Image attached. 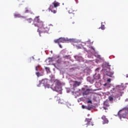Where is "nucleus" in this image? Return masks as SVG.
Masks as SVG:
<instances>
[{
	"label": "nucleus",
	"instance_id": "nucleus-1",
	"mask_svg": "<svg viewBox=\"0 0 128 128\" xmlns=\"http://www.w3.org/2000/svg\"><path fill=\"white\" fill-rule=\"evenodd\" d=\"M34 24L35 26L39 28L38 30L39 34H40L41 32H48L50 30V28L44 24V22L40 20V16H37L34 19Z\"/></svg>",
	"mask_w": 128,
	"mask_h": 128
},
{
	"label": "nucleus",
	"instance_id": "nucleus-2",
	"mask_svg": "<svg viewBox=\"0 0 128 128\" xmlns=\"http://www.w3.org/2000/svg\"><path fill=\"white\" fill-rule=\"evenodd\" d=\"M118 116L120 120H122V118H126L127 116H128V108L126 107L120 110L118 112Z\"/></svg>",
	"mask_w": 128,
	"mask_h": 128
},
{
	"label": "nucleus",
	"instance_id": "nucleus-3",
	"mask_svg": "<svg viewBox=\"0 0 128 128\" xmlns=\"http://www.w3.org/2000/svg\"><path fill=\"white\" fill-rule=\"evenodd\" d=\"M55 44H58L60 46V48H62V45L60 44V42H66V39L64 38H60L59 39L55 40H54Z\"/></svg>",
	"mask_w": 128,
	"mask_h": 128
},
{
	"label": "nucleus",
	"instance_id": "nucleus-4",
	"mask_svg": "<svg viewBox=\"0 0 128 128\" xmlns=\"http://www.w3.org/2000/svg\"><path fill=\"white\" fill-rule=\"evenodd\" d=\"M52 90L55 92H57L60 94H62V88L60 87L58 85H56L54 88L52 87Z\"/></svg>",
	"mask_w": 128,
	"mask_h": 128
},
{
	"label": "nucleus",
	"instance_id": "nucleus-5",
	"mask_svg": "<svg viewBox=\"0 0 128 128\" xmlns=\"http://www.w3.org/2000/svg\"><path fill=\"white\" fill-rule=\"evenodd\" d=\"M74 84H73V88H76L77 86H80V84L82 82H78V81H74Z\"/></svg>",
	"mask_w": 128,
	"mask_h": 128
},
{
	"label": "nucleus",
	"instance_id": "nucleus-6",
	"mask_svg": "<svg viewBox=\"0 0 128 128\" xmlns=\"http://www.w3.org/2000/svg\"><path fill=\"white\" fill-rule=\"evenodd\" d=\"M102 118L104 120L102 123L103 124H108V118H106L105 116H103L102 117Z\"/></svg>",
	"mask_w": 128,
	"mask_h": 128
},
{
	"label": "nucleus",
	"instance_id": "nucleus-7",
	"mask_svg": "<svg viewBox=\"0 0 128 128\" xmlns=\"http://www.w3.org/2000/svg\"><path fill=\"white\" fill-rule=\"evenodd\" d=\"M54 8V5H50L49 8V10H50L52 12H53V14H56V10H53Z\"/></svg>",
	"mask_w": 128,
	"mask_h": 128
},
{
	"label": "nucleus",
	"instance_id": "nucleus-8",
	"mask_svg": "<svg viewBox=\"0 0 128 128\" xmlns=\"http://www.w3.org/2000/svg\"><path fill=\"white\" fill-rule=\"evenodd\" d=\"M48 83V80L44 79L40 81V84H44V86Z\"/></svg>",
	"mask_w": 128,
	"mask_h": 128
},
{
	"label": "nucleus",
	"instance_id": "nucleus-9",
	"mask_svg": "<svg viewBox=\"0 0 128 128\" xmlns=\"http://www.w3.org/2000/svg\"><path fill=\"white\" fill-rule=\"evenodd\" d=\"M52 4L54 5V8H58V6H60V3L58 2H56V1H54Z\"/></svg>",
	"mask_w": 128,
	"mask_h": 128
},
{
	"label": "nucleus",
	"instance_id": "nucleus-10",
	"mask_svg": "<svg viewBox=\"0 0 128 128\" xmlns=\"http://www.w3.org/2000/svg\"><path fill=\"white\" fill-rule=\"evenodd\" d=\"M90 92V89H86V90L83 93L84 96H88Z\"/></svg>",
	"mask_w": 128,
	"mask_h": 128
},
{
	"label": "nucleus",
	"instance_id": "nucleus-11",
	"mask_svg": "<svg viewBox=\"0 0 128 128\" xmlns=\"http://www.w3.org/2000/svg\"><path fill=\"white\" fill-rule=\"evenodd\" d=\"M75 12H76V10H74V8H70V9L68 10L69 14H74Z\"/></svg>",
	"mask_w": 128,
	"mask_h": 128
},
{
	"label": "nucleus",
	"instance_id": "nucleus-12",
	"mask_svg": "<svg viewBox=\"0 0 128 128\" xmlns=\"http://www.w3.org/2000/svg\"><path fill=\"white\" fill-rule=\"evenodd\" d=\"M74 58L78 60H82V57L78 55L75 56Z\"/></svg>",
	"mask_w": 128,
	"mask_h": 128
},
{
	"label": "nucleus",
	"instance_id": "nucleus-13",
	"mask_svg": "<svg viewBox=\"0 0 128 128\" xmlns=\"http://www.w3.org/2000/svg\"><path fill=\"white\" fill-rule=\"evenodd\" d=\"M85 122H88V124H90V122H92V118H86L85 120Z\"/></svg>",
	"mask_w": 128,
	"mask_h": 128
},
{
	"label": "nucleus",
	"instance_id": "nucleus-14",
	"mask_svg": "<svg viewBox=\"0 0 128 128\" xmlns=\"http://www.w3.org/2000/svg\"><path fill=\"white\" fill-rule=\"evenodd\" d=\"M100 75H94V80H100Z\"/></svg>",
	"mask_w": 128,
	"mask_h": 128
},
{
	"label": "nucleus",
	"instance_id": "nucleus-15",
	"mask_svg": "<svg viewBox=\"0 0 128 128\" xmlns=\"http://www.w3.org/2000/svg\"><path fill=\"white\" fill-rule=\"evenodd\" d=\"M36 76H37L38 78H40V76H42V74H40L38 72H36Z\"/></svg>",
	"mask_w": 128,
	"mask_h": 128
},
{
	"label": "nucleus",
	"instance_id": "nucleus-16",
	"mask_svg": "<svg viewBox=\"0 0 128 128\" xmlns=\"http://www.w3.org/2000/svg\"><path fill=\"white\" fill-rule=\"evenodd\" d=\"M40 65H38V66H36L35 68V70L36 72H38V70H40Z\"/></svg>",
	"mask_w": 128,
	"mask_h": 128
},
{
	"label": "nucleus",
	"instance_id": "nucleus-17",
	"mask_svg": "<svg viewBox=\"0 0 128 128\" xmlns=\"http://www.w3.org/2000/svg\"><path fill=\"white\" fill-rule=\"evenodd\" d=\"M108 98L110 102H112L114 100V98H112V96H109Z\"/></svg>",
	"mask_w": 128,
	"mask_h": 128
},
{
	"label": "nucleus",
	"instance_id": "nucleus-18",
	"mask_svg": "<svg viewBox=\"0 0 128 128\" xmlns=\"http://www.w3.org/2000/svg\"><path fill=\"white\" fill-rule=\"evenodd\" d=\"M64 58H67L70 60V55L68 56H64Z\"/></svg>",
	"mask_w": 128,
	"mask_h": 128
},
{
	"label": "nucleus",
	"instance_id": "nucleus-19",
	"mask_svg": "<svg viewBox=\"0 0 128 128\" xmlns=\"http://www.w3.org/2000/svg\"><path fill=\"white\" fill-rule=\"evenodd\" d=\"M44 86H45V88H50V86L48 83H47Z\"/></svg>",
	"mask_w": 128,
	"mask_h": 128
},
{
	"label": "nucleus",
	"instance_id": "nucleus-20",
	"mask_svg": "<svg viewBox=\"0 0 128 128\" xmlns=\"http://www.w3.org/2000/svg\"><path fill=\"white\" fill-rule=\"evenodd\" d=\"M15 18H20L22 16L20 14H15L14 15Z\"/></svg>",
	"mask_w": 128,
	"mask_h": 128
},
{
	"label": "nucleus",
	"instance_id": "nucleus-21",
	"mask_svg": "<svg viewBox=\"0 0 128 128\" xmlns=\"http://www.w3.org/2000/svg\"><path fill=\"white\" fill-rule=\"evenodd\" d=\"M104 106H110V104L108 102H104Z\"/></svg>",
	"mask_w": 128,
	"mask_h": 128
},
{
	"label": "nucleus",
	"instance_id": "nucleus-22",
	"mask_svg": "<svg viewBox=\"0 0 128 128\" xmlns=\"http://www.w3.org/2000/svg\"><path fill=\"white\" fill-rule=\"evenodd\" d=\"M100 28L102 30H104V24H102L101 26H100Z\"/></svg>",
	"mask_w": 128,
	"mask_h": 128
},
{
	"label": "nucleus",
	"instance_id": "nucleus-23",
	"mask_svg": "<svg viewBox=\"0 0 128 128\" xmlns=\"http://www.w3.org/2000/svg\"><path fill=\"white\" fill-rule=\"evenodd\" d=\"M57 62H58V64H60L62 62V58H60L59 60H57Z\"/></svg>",
	"mask_w": 128,
	"mask_h": 128
},
{
	"label": "nucleus",
	"instance_id": "nucleus-24",
	"mask_svg": "<svg viewBox=\"0 0 128 128\" xmlns=\"http://www.w3.org/2000/svg\"><path fill=\"white\" fill-rule=\"evenodd\" d=\"M28 22H32V18H29L28 20Z\"/></svg>",
	"mask_w": 128,
	"mask_h": 128
},
{
	"label": "nucleus",
	"instance_id": "nucleus-25",
	"mask_svg": "<svg viewBox=\"0 0 128 128\" xmlns=\"http://www.w3.org/2000/svg\"><path fill=\"white\" fill-rule=\"evenodd\" d=\"M46 60H48V62H52V58H49Z\"/></svg>",
	"mask_w": 128,
	"mask_h": 128
},
{
	"label": "nucleus",
	"instance_id": "nucleus-26",
	"mask_svg": "<svg viewBox=\"0 0 128 128\" xmlns=\"http://www.w3.org/2000/svg\"><path fill=\"white\" fill-rule=\"evenodd\" d=\"M82 108H86V106H84V105H82Z\"/></svg>",
	"mask_w": 128,
	"mask_h": 128
},
{
	"label": "nucleus",
	"instance_id": "nucleus-27",
	"mask_svg": "<svg viewBox=\"0 0 128 128\" xmlns=\"http://www.w3.org/2000/svg\"><path fill=\"white\" fill-rule=\"evenodd\" d=\"M45 68H46V70H50V68H48V67H46Z\"/></svg>",
	"mask_w": 128,
	"mask_h": 128
},
{
	"label": "nucleus",
	"instance_id": "nucleus-28",
	"mask_svg": "<svg viewBox=\"0 0 128 128\" xmlns=\"http://www.w3.org/2000/svg\"><path fill=\"white\" fill-rule=\"evenodd\" d=\"M110 78H108V82H110Z\"/></svg>",
	"mask_w": 128,
	"mask_h": 128
},
{
	"label": "nucleus",
	"instance_id": "nucleus-29",
	"mask_svg": "<svg viewBox=\"0 0 128 128\" xmlns=\"http://www.w3.org/2000/svg\"><path fill=\"white\" fill-rule=\"evenodd\" d=\"M88 104H92V102L90 100L88 101Z\"/></svg>",
	"mask_w": 128,
	"mask_h": 128
},
{
	"label": "nucleus",
	"instance_id": "nucleus-30",
	"mask_svg": "<svg viewBox=\"0 0 128 128\" xmlns=\"http://www.w3.org/2000/svg\"><path fill=\"white\" fill-rule=\"evenodd\" d=\"M78 0H75V2H76V4H78Z\"/></svg>",
	"mask_w": 128,
	"mask_h": 128
},
{
	"label": "nucleus",
	"instance_id": "nucleus-31",
	"mask_svg": "<svg viewBox=\"0 0 128 128\" xmlns=\"http://www.w3.org/2000/svg\"><path fill=\"white\" fill-rule=\"evenodd\" d=\"M64 102H58L59 104H62Z\"/></svg>",
	"mask_w": 128,
	"mask_h": 128
},
{
	"label": "nucleus",
	"instance_id": "nucleus-32",
	"mask_svg": "<svg viewBox=\"0 0 128 128\" xmlns=\"http://www.w3.org/2000/svg\"><path fill=\"white\" fill-rule=\"evenodd\" d=\"M108 66H110V65H109L108 64H107Z\"/></svg>",
	"mask_w": 128,
	"mask_h": 128
},
{
	"label": "nucleus",
	"instance_id": "nucleus-33",
	"mask_svg": "<svg viewBox=\"0 0 128 128\" xmlns=\"http://www.w3.org/2000/svg\"><path fill=\"white\" fill-rule=\"evenodd\" d=\"M100 70V68H97L96 69V70Z\"/></svg>",
	"mask_w": 128,
	"mask_h": 128
},
{
	"label": "nucleus",
	"instance_id": "nucleus-34",
	"mask_svg": "<svg viewBox=\"0 0 128 128\" xmlns=\"http://www.w3.org/2000/svg\"><path fill=\"white\" fill-rule=\"evenodd\" d=\"M98 58H100V56L98 55Z\"/></svg>",
	"mask_w": 128,
	"mask_h": 128
},
{
	"label": "nucleus",
	"instance_id": "nucleus-35",
	"mask_svg": "<svg viewBox=\"0 0 128 128\" xmlns=\"http://www.w3.org/2000/svg\"><path fill=\"white\" fill-rule=\"evenodd\" d=\"M56 82H58V80H56Z\"/></svg>",
	"mask_w": 128,
	"mask_h": 128
},
{
	"label": "nucleus",
	"instance_id": "nucleus-36",
	"mask_svg": "<svg viewBox=\"0 0 128 128\" xmlns=\"http://www.w3.org/2000/svg\"><path fill=\"white\" fill-rule=\"evenodd\" d=\"M88 110H90V108H88Z\"/></svg>",
	"mask_w": 128,
	"mask_h": 128
},
{
	"label": "nucleus",
	"instance_id": "nucleus-37",
	"mask_svg": "<svg viewBox=\"0 0 128 128\" xmlns=\"http://www.w3.org/2000/svg\"><path fill=\"white\" fill-rule=\"evenodd\" d=\"M104 110H106V107H104Z\"/></svg>",
	"mask_w": 128,
	"mask_h": 128
},
{
	"label": "nucleus",
	"instance_id": "nucleus-38",
	"mask_svg": "<svg viewBox=\"0 0 128 128\" xmlns=\"http://www.w3.org/2000/svg\"><path fill=\"white\" fill-rule=\"evenodd\" d=\"M108 76H110V75H108Z\"/></svg>",
	"mask_w": 128,
	"mask_h": 128
},
{
	"label": "nucleus",
	"instance_id": "nucleus-39",
	"mask_svg": "<svg viewBox=\"0 0 128 128\" xmlns=\"http://www.w3.org/2000/svg\"><path fill=\"white\" fill-rule=\"evenodd\" d=\"M28 12V10H26V12Z\"/></svg>",
	"mask_w": 128,
	"mask_h": 128
},
{
	"label": "nucleus",
	"instance_id": "nucleus-40",
	"mask_svg": "<svg viewBox=\"0 0 128 128\" xmlns=\"http://www.w3.org/2000/svg\"><path fill=\"white\" fill-rule=\"evenodd\" d=\"M92 126H94V124H92Z\"/></svg>",
	"mask_w": 128,
	"mask_h": 128
}]
</instances>
